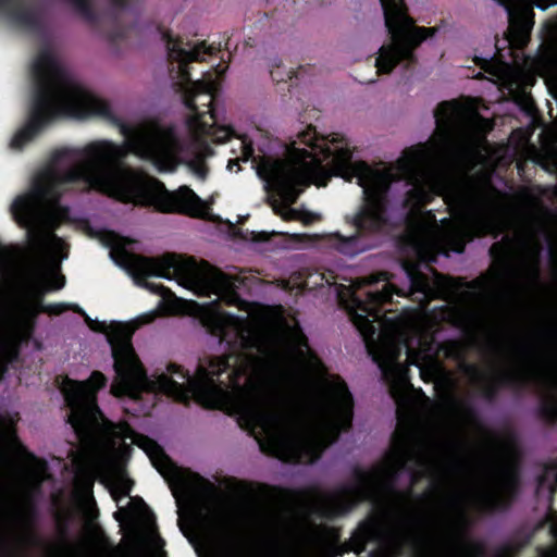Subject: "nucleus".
Masks as SVG:
<instances>
[{
    "mask_svg": "<svg viewBox=\"0 0 557 557\" xmlns=\"http://www.w3.org/2000/svg\"><path fill=\"white\" fill-rule=\"evenodd\" d=\"M98 238L137 285L161 295L165 312L183 311L186 301L162 285L145 282L149 276L175 280L198 296L214 295L247 313L235 315L203 306L201 320L208 331L231 349L240 350L200 360L194 376L170 364L153 379L146 375L131 339L136 330L162 314L160 309L125 323L106 324L86 317L88 325L103 332L111 345L115 371L112 395L137 398L143 392H162L177 400L193 397L206 407L234 411L263 450L286 461H314L350 425L352 398L346 384L339 380L327 386L320 383L323 364L297 325L287 327L269 346L263 319L236 292L240 284L237 277L193 258L131 253L125 249L129 240L112 232H99Z\"/></svg>",
    "mask_w": 557,
    "mask_h": 557,
    "instance_id": "f257e3e1",
    "label": "nucleus"
},
{
    "mask_svg": "<svg viewBox=\"0 0 557 557\" xmlns=\"http://www.w3.org/2000/svg\"><path fill=\"white\" fill-rule=\"evenodd\" d=\"M429 417L408 418L395 431L389 451L350 486L319 495L312 510L323 517L371 500L377 515L350 537L360 553L377 543L374 557H473L476 544L461 529L469 507L493 508L512 493L518 449L513 438L486 428L463 400L434 404Z\"/></svg>",
    "mask_w": 557,
    "mask_h": 557,
    "instance_id": "f03ea898",
    "label": "nucleus"
},
{
    "mask_svg": "<svg viewBox=\"0 0 557 557\" xmlns=\"http://www.w3.org/2000/svg\"><path fill=\"white\" fill-rule=\"evenodd\" d=\"M434 116L436 128L429 143L406 149L394 164L372 168L352 162L344 137L322 136L307 126L283 158L253 157L251 143L243 138L240 153L228 161L227 169L237 172L239 162L251 160L273 211L284 220L305 224L320 219L315 213L292 208L308 185L325 186L332 174L346 181L356 178L363 190L356 225L366 231L385 223L387 190L393 181L403 178L409 187L405 199L409 210L405 244L420 260H432L440 252H461L467 240L483 234V182L455 174L476 157L483 119L456 102L440 103Z\"/></svg>",
    "mask_w": 557,
    "mask_h": 557,
    "instance_id": "7ed1b4c3",
    "label": "nucleus"
},
{
    "mask_svg": "<svg viewBox=\"0 0 557 557\" xmlns=\"http://www.w3.org/2000/svg\"><path fill=\"white\" fill-rule=\"evenodd\" d=\"M106 382L101 372L94 371L87 381L66 379L61 385L70 409L69 422L81 445L79 456L75 457L74 495L86 518H96L91 497L96 476L126 493L124 465L131 445H137L169 483L178 507L182 531L196 536L208 557H244L223 548L225 519L211 503L215 492L211 482L174 466L156 442L134 433L127 424H113L103 418L96 404V393Z\"/></svg>",
    "mask_w": 557,
    "mask_h": 557,
    "instance_id": "20e7f679",
    "label": "nucleus"
},
{
    "mask_svg": "<svg viewBox=\"0 0 557 557\" xmlns=\"http://www.w3.org/2000/svg\"><path fill=\"white\" fill-rule=\"evenodd\" d=\"M403 269L409 281V293L416 296L419 308L401 323L380 321V306L389 301L394 294L406 296L395 284L388 283L382 292L369 293L366 300L356 295V290L366 284L391 281L394 277L391 273L379 272L356 278L350 284L351 320L388 381L394 398H399L409 388L407 366L400 361L401 350H406L405 362L417 366L424 381L436 380L443 374L438 361L442 349L435 346L431 334L433 324L438 320L460 323L475 306L472 293H458L460 285L455 280L438 275L431 280L409 260L403 262Z\"/></svg>",
    "mask_w": 557,
    "mask_h": 557,
    "instance_id": "39448f33",
    "label": "nucleus"
},
{
    "mask_svg": "<svg viewBox=\"0 0 557 557\" xmlns=\"http://www.w3.org/2000/svg\"><path fill=\"white\" fill-rule=\"evenodd\" d=\"M219 49L205 41L191 42L181 37L170 36L166 40L168 61L175 84L180 87L187 109L186 124L191 137L193 158L187 166L198 178L203 180L208 173L205 159L212 154L210 143H222L231 136V131L218 126L212 103L218 90L216 78L208 72L201 79L190 81L189 63L200 62L206 55Z\"/></svg>",
    "mask_w": 557,
    "mask_h": 557,
    "instance_id": "423d86ee",
    "label": "nucleus"
},
{
    "mask_svg": "<svg viewBox=\"0 0 557 557\" xmlns=\"http://www.w3.org/2000/svg\"><path fill=\"white\" fill-rule=\"evenodd\" d=\"M112 184V140L95 139L79 148L55 150L52 162L32 184Z\"/></svg>",
    "mask_w": 557,
    "mask_h": 557,
    "instance_id": "0eeeda50",
    "label": "nucleus"
},
{
    "mask_svg": "<svg viewBox=\"0 0 557 557\" xmlns=\"http://www.w3.org/2000/svg\"><path fill=\"white\" fill-rule=\"evenodd\" d=\"M388 38L374 54L376 75H389L398 66L416 63L414 51L437 27L418 26L404 0H380Z\"/></svg>",
    "mask_w": 557,
    "mask_h": 557,
    "instance_id": "6e6552de",
    "label": "nucleus"
},
{
    "mask_svg": "<svg viewBox=\"0 0 557 557\" xmlns=\"http://www.w3.org/2000/svg\"><path fill=\"white\" fill-rule=\"evenodd\" d=\"M516 236L517 243L508 242L504 247L505 260L495 278L496 288L510 296L527 293L535 283L541 250V244L533 235L525 239L520 234Z\"/></svg>",
    "mask_w": 557,
    "mask_h": 557,
    "instance_id": "1a4fd4ad",
    "label": "nucleus"
},
{
    "mask_svg": "<svg viewBox=\"0 0 557 557\" xmlns=\"http://www.w3.org/2000/svg\"><path fill=\"white\" fill-rule=\"evenodd\" d=\"M539 497L546 498L548 513L546 519L537 527L536 535L542 533L549 537V544L542 547L539 557H557V463L547 466L539 481ZM502 557H510L505 554Z\"/></svg>",
    "mask_w": 557,
    "mask_h": 557,
    "instance_id": "9d476101",
    "label": "nucleus"
},
{
    "mask_svg": "<svg viewBox=\"0 0 557 557\" xmlns=\"http://www.w3.org/2000/svg\"><path fill=\"white\" fill-rule=\"evenodd\" d=\"M75 11L83 17L90 20L94 16L92 0H69ZM0 12L7 14L12 22L26 25L32 18V13L24 5L23 0H0Z\"/></svg>",
    "mask_w": 557,
    "mask_h": 557,
    "instance_id": "9b49d317",
    "label": "nucleus"
},
{
    "mask_svg": "<svg viewBox=\"0 0 557 557\" xmlns=\"http://www.w3.org/2000/svg\"><path fill=\"white\" fill-rule=\"evenodd\" d=\"M537 380L545 393V414L550 419H557V360L543 361L537 369Z\"/></svg>",
    "mask_w": 557,
    "mask_h": 557,
    "instance_id": "f8f14e48",
    "label": "nucleus"
},
{
    "mask_svg": "<svg viewBox=\"0 0 557 557\" xmlns=\"http://www.w3.org/2000/svg\"><path fill=\"white\" fill-rule=\"evenodd\" d=\"M90 557H117L113 549H99ZM125 557H163L157 540H139Z\"/></svg>",
    "mask_w": 557,
    "mask_h": 557,
    "instance_id": "ddd939ff",
    "label": "nucleus"
},
{
    "mask_svg": "<svg viewBox=\"0 0 557 557\" xmlns=\"http://www.w3.org/2000/svg\"><path fill=\"white\" fill-rule=\"evenodd\" d=\"M253 523L261 531H268L274 528L276 523V517L269 510H259L253 518Z\"/></svg>",
    "mask_w": 557,
    "mask_h": 557,
    "instance_id": "4468645a",
    "label": "nucleus"
},
{
    "mask_svg": "<svg viewBox=\"0 0 557 557\" xmlns=\"http://www.w3.org/2000/svg\"><path fill=\"white\" fill-rule=\"evenodd\" d=\"M108 3L112 7V8H115V9H123L125 8L129 0H107Z\"/></svg>",
    "mask_w": 557,
    "mask_h": 557,
    "instance_id": "2eb2a0df",
    "label": "nucleus"
},
{
    "mask_svg": "<svg viewBox=\"0 0 557 557\" xmlns=\"http://www.w3.org/2000/svg\"><path fill=\"white\" fill-rule=\"evenodd\" d=\"M214 71H215L216 77H219L225 73L226 66L218 65Z\"/></svg>",
    "mask_w": 557,
    "mask_h": 557,
    "instance_id": "dca6fc26",
    "label": "nucleus"
},
{
    "mask_svg": "<svg viewBox=\"0 0 557 557\" xmlns=\"http://www.w3.org/2000/svg\"><path fill=\"white\" fill-rule=\"evenodd\" d=\"M497 249H503V246L500 244H495L493 247H492V250L495 251Z\"/></svg>",
    "mask_w": 557,
    "mask_h": 557,
    "instance_id": "f3484780",
    "label": "nucleus"
},
{
    "mask_svg": "<svg viewBox=\"0 0 557 557\" xmlns=\"http://www.w3.org/2000/svg\"><path fill=\"white\" fill-rule=\"evenodd\" d=\"M496 48H497L498 51H500L502 48L499 47V41H497Z\"/></svg>",
    "mask_w": 557,
    "mask_h": 557,
    "instance_id": "a211bd4d",
    "label": "nucleus"
}]
</instances>
